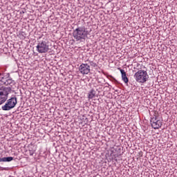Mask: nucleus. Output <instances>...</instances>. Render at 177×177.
Returning a JSON list of instances; mask_svg holds the SVG:
<instances>
[{
	"label": "nucleus",
	"mask_w": 177,
	"mask_h": 177,
	"mask_svg": "<svg viewBox=\"0 0 177 177\" xmlns=\"http://www.w3.org/2000/svg\"><path fill=\"white\" fill-rule=\"evenodd\" d=\"M73 37L76 41H81V39H86L88 37V30L84 27L77 28L73 30Z\"/></svg>",
	"instance_id": "f257e3e1"
},
{
	"label": "nucleus",
	"mask_w": 177,
	"mask_h": 177,
	"mask_svg": "<svg viewBox=\"0 0 177 177\" xmlns=\"http://www.w3.org/2000/svg\"><path fill=\"white\" fill-rule=\"evenodd\" d=\"M134 79L139 84H145L149 80L147 71L140 70L134 74Z\"/></svg>",
	"instance_id": "f03ea898"
},
{
	"label": "nucleus",
	"mask_w": 177,
	"mask_h": 177,
	"mask_svg": "<svg viewBox=\"0 0 177 177\" xmlns=\"http://www.w3.org/2000/svg\"><path fill=\"white\" fill-rule=\"evenodd\" d=\"M37 51L39 53H46L49 51V43L48 40H43L39 41L36 46Z\"/></svg>",
	"instance_id": "7ed1b4c3"
},
{
	"label": "nucleus",
	"mask_w": 177,
	"mask_h": 177,
	"mask_svg": "<svg viewBox=\"0 0 177 177\" xmlns=\"http://www.w3.org/2000/svg\"><path fill=\"white\" fill-rule=\"evenodd\" d=\"M17 104V97H11L7 102L1 106L2 110L3 111H9V110H12V109H15Z\"/></svg>",
	"instance_id": "20e7f679"
},
{
	"label": "nucleus",
	"mask_w": 177,
	"mask_h": 177,
	"mask_svg": "<svg viewBox=\"0 0 177 177\" xmlns=\"http://www.w3.org/2000/svg\"><path fill=\"white\" fill-rule=\"evenodd\" d=\"M8 91V88L2 87L0 88V106L3 104V103L8 100V96L9 95V92Z\"/></svg>",
	"instance_id": "39448f33"
},
{
	"label": "nucleus",
	"mask_w": 177,
	"mask_h": 177,
	"mask_svg": "<svg viewBox=\"0 0 177 177\" xmlns=\"http://www.w3.org/2000/svg\"><path fill=\"white\" fill-rule=\"evenodd\" d=\"M79 71L82 75H86L91 73V66L88 64H82L79 66Z\"/></svg>",
	"instance_id": "423d86ee"
},
{
	"label": "nucleus",
	"mask_w": 177,
	"mask_h": 177,
	"mask_svg": "<svg viewBox=\"0 0 177 177\" xmlns=\"http://www.w3.org/2000/svg\"><path fill=\"white\" fill-rule=\"evenodd\" d=\"M0 81L3 85H10V86L15 85V81L9 77H6L3 74H0Z\"/></svg>",
	"instance_id": "0eeeda50"
},
{
	"label": "nucleus",
	"mask_w": 177,
	"mask_h": 177,
	"mask_svg": "<svg viewBox=\"0 0 177 177\" xmlns=\"http://www.w3.org/2000/svg\"><path fill=\"white\" fill-rule=\"evenodd\" d=\"M151 124L153 129H158V128H161V120H158L156 117H153L151 119Z\"/></svg>",
	"instance_id": "6e6552de"
},
{
	"label": "nucleus",
	"mask_w": 177,
	"mask_h": 177,
	"mask_svg": "<svg viewBox=\"0 0 177 177\" xmlns=\"http://www.w3.org/2000/svg\"><path fill=\"white\" fill-rule=\"evenodd\" d=\"M120 71L122 74V80L124 82V84H128L129 82V80L128 79V77H127V73L124 69H120Z\"/></svg>",
	"instance_id": "1a4fd4ad"
},
{
	"label": "nucleus",
	"mask_w": 177,
	"mask_h": 177,
	"mask_svg": "<svg viewBox=\"0 0 177 177\" xmlns=\"http://www.w3.org/2000/svg\"><path fill=\"white\" fill-rule=\"evenodd\" d=\"M95 95H96V91H95V90L92 89L88 93V99H93V97H95Z\"/></svg>",
	"instance_id": "9d476101"
},
{
	"label": "nucleus",
	"mask_w": 177,
	"mask_h": 177,
	"mask_svg": "<svg viewBox=\"0 0 177 177\" xmlns=\"http://www.w3.org/2000/svg\"><path fill=\"white\" fill-rule=\"evenodd\" d=\"M90 66H92V67H97V64L95 63L93 61H90Z\"/></svg>",
	"instance_id": "9b49d317"
},
{
	"label": "nucleus",
	"mask_w": 177,
	"mask_h": 177,
	"mask_svg": "<svg viewBox=\"0 0 177 177\" xmlns=\"http://www.w3.org/2000/svg\"><path fill=\"white\" fill-rule=\"evenodd\" d=\"M10 161H13V157H7L6 158V162H10Z\"/></svg>",
	"instance_id": "f8f14e48"
},
{
	"label": "nucleus",
	"mask_w": 177,
	"mask_h": 177,
	"mask_svg": "<svg viewBox=\"0 0 177 177\" xmlns=\"http://www.w3.org/2000/svg\"><path fill=\"white\" fill-rule=\"evenodd\" d=\"M0 162H6V157L0 158Z\"/></svg>",
	"instance_id": "ddd939ff"
}]
</instances>
